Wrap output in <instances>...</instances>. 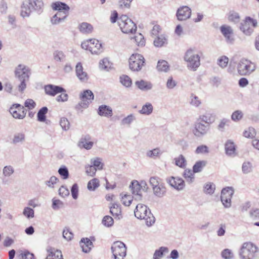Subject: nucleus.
<instances>
[{
    "mask_svg": "<svg viewBox=\"0 0 259 259\" xmlns=\"http://www.w3.org/2000/svg\"><path fill=\"white\" fill-rule=\"evenodd\" d=\"M31 73L30 69L24 64H19L15 70V77L20 83L17 85L19 92L23 93L26 88Z\"/></svg>",
    "mask_w": 259,
    "mask_h": 259,
    "instance_id": "obj_1",
    "label": "nucleus"
},
{
    "mask_svg": "<svg viewBox=\"0 0 259 259\" xmlns=\"http://www.w3.org/2000/svg\"><path fill=\"white\" fill-rule=\"evenodd\" d=\"M43 7L42 0H25L21 6V15L23 18L28 17L33 11L40 13Z\"/></svg>",
    "mask_w": 259,
    "mask_h": 259,
    "instance_id": "obj_2",
    "label": "nucleus"
},
{
    "mask_svg": "<svg viewBox=\"0 0 259 259\" xmlns=\"http://www.w3.org/2000/svg\"><path fill=\"white\" fill-rule=\"evenodd\" d=\"M134 213L137 219L144 220L147 226H151L155 223L154 217L150 209L144 204H137Z\"/></svg>",
    "mask_w": 259,
    "mask_h": 259,
    "instance_id": "obj_3",
    "label": "nucleus"
},
{
    "mask_svg": "<svg viewBox=\"0 0 259 259\" xmlns=\"http://www.w3.org/2000/svg\"><path fill=\"white\" fill-rule=\"evenodd\" d=\"M258 251V247L252 242H244L239 251V258L240 259H255Z\"/></svg>",
    "mask_w": 259,
    "mask_h": 259,
    "instance_id": "obj_4",
    "label": "nucleus"
},
{
    "mask_svg": "<svg viewBox=\"0 0 259 259\" xmlns=\"http://www.w3.org/2000/svg\"><path fill=\"white\" fill-rule=\"evenodd\" d=\"M200 58L196 51L192 49H188L185 53L184 59L187 63V68L196 71L200 65Z\"/></svg>",
    "mask_w": 259,
    "mask_h": 259,
    "instance_id": "obj_5",
    "label": "nucleus"
},
{
    "mask_svg": "<svg viewBox=\"0 0 259 259\" xmlns=\"http://www.w3.org/2000/svg\"><path fill=\"white\" fill-rule=\"evenodd\" d=\"M118 24L124 33H133L137 30L136 24L125 15H122L118 18Z\"/></svg>",
    "mask_w": 259,
    "mask_h": 259,
    "instance_id": "obj_6",
    "label": "nucleus"
},
{
    "mask_svg": "<svg viewBox=\"0 0 259 259\" xmlns=\"http://www.w3.org/2000/svg\"><path fill=\"white\" fill-rule=\"evenodd\" d=\"M237 71L241 75H247L251 73L255 69V66L251 61L242 59L237 65Z\"/></svg>",
    "mask_w": 259,
    "mask_h": 259,
    "instance_id": "obj_7",
    "label": "nucleus"
},
{
    "mask_svg": "<svg viewBox=\"0 0 259 259\" xmlns=\"http://www.w3.org/2000/svg\"><path fill=\"white\" fill-rule=\"evenodd\" d=\"M83 49L89 50L93 54H98L102 52L101 44L96 39H91L84 41L81 43Z\"/></svg>",
    "mask_w": 259,
    "mask_h": 259,
    "instance_id": "obj_8",
    "label": "nucleus"
},
{
    "mask_svg": "<svg viewBox=\"0 0 259 259\" xmlns=\"http://www.w3.org/2000/svg\"><path fill=\"white\" fill-rule=\"evenodd\" d=\"M145 64L144 57L139 54H133L129 59V67L133 71H139Z\"/></svg>",
    "mask_w": 259,
    "mask_h": 259,
    "instance_id": "obj_9",
    "label": "nucleus"
},
{
    "mask_svg": "<svg viewBox=\"0 0 259 259\" xmlns=\"http://www.w3.org/2000/svg\"><path fill=\"white\" fill-rule=\"evenodd\" d=\"M111 250L114 259H123L126 254L125 245L121 241L114 242L111 246Z\"/></svg>",
    "mask_w": 259,
    "mask_h": 259,
    "instance_id": "obj_10",
    "label": "nucleus"
},
{
    "mask_svg": "<svg viewBox=\"0 0 259 259\" xmlns=\"http://www.w3.org/2000/svg\"><path fill=\"white\" fill-rule=\"evenodd\" d=\"M257 26V21L250 17H246L241 23L240 28L246 35H250L253 31L254 28Z\"/></svg>",
    "mask_w": 259,
    "mask_h": 259,
    "instance_id": "obj_11",
    "label": "nucleus"
},
{
    "mask_svg": "<svg viewBox=\"0 0 259 259\" xmlns=\"http://www.w3.org/2000/svg\"><path fill=\"white\" fill-rule=\"evenodd\" d=\"M234 192V189L231 187H227L222 189L221 200L225 208H230L231 206V199Z\"/></svg>",
    "mask_w": 259,
    "mask_h": 259,
    "instance_id": "obj_12",
    "label": "nucleus"
},
{
    "mask_svg": "<svg viewBox=\"0 0 259 259\" xmlns=\"http://www.w3.org/2000/svg\"><path fill=\"white\" fill-rule=\"evenodd\" d=\"M94 94L91 90H87L84 91L80 95L81 102L79 103V105L82 108H88L89 104L94 100Z\"/></svg>",
    "mask_w": 259,
    "mask_h": 259,
    "instance_id": "obj_13",
    "label": "nucleus"
},
{
    "mask_svg": "<svg viewBox=\"0 0 259 259\" xmlns=\"http://www.w3.org/2000/svg\"><path fill=\"white\" fill-rule=\"evenodd\" d=\"M10 112L15 118L18 119H23L26 114L25 108L19 104L13 105L10 109Z\"/></svg>",
    "mask_w": 259,
    "mask_h": 259,
    "instance_id": "obj_14",
    "label": "nucleus"
},
{
    "mask_svg": "<svg viewBox=\"0 0 259 259\" xmlns=\"http://www.w3.org/2000/svg\"><path fill=\"white\" fill-rule=\"evenodd\" d=\"M210 126L208 124H205L204 123L197 121L195 123L193 133L196 137H200L206 134Z\"/></svg>",
    "mask_w": 259,
    "mask_h": 259,
    "instance_id": "obj_15",
    "label": "nucleus"
},
{
    "mask_svg": "<svg viewBox=\"0 0 259 259\" xmlns=\"http://www.w3.org/2000/svg\"><path fill=\"white\" fill-rule=\"evenodd\" d=\"M222 34L225 38V40L228 44H233L234 41L233 30L231 27L224 25L220 27Z\"/></svg>",
    "mask_w": 259,
    "mask_h": 259,
    "instance_id": "obj_16",
    "label": "nucleus"
},
{
    "mask_svg": "<svg viewBox=\"0 0 259 259\" xmlns=\"http://www.w3.org/2000/svg\"><path fill=\"white\" fill-rule=\"evenodd\" d=\"M142 185L143 186L147 185L145 181H142L141 184H139L137 181H133L130 185V188H131L133 194L137 197L136 199H141L142 198Z\"/></svg>",
    "mask_w": 259,
    "mask_h": 259,
    "instance_id": "obj_17",
    "label": "nucleus"
},
{
    "mask_svg": "<svg viewBox=\"0 0 259 259\" xmlns=\"http://www.w3.org/2000/svg\"><path fill=\"white\" fill-rule=\"evenodd\" d=\"M191 14V9L187 6H183L178 10L177 17L179 20L183 21L189 18Z\"/></svg>",
    "mask_w": 259,
    "mask_h": 259,
    "instance_id": "obj_18",
    "label": "nucleus"
},
{
    "mask_svg": "<svg viewBox=\"0 0 259 259\" xmlns=\"http://www.w3.org/2000/svg\"><path fill=\"white\" fill-rule=\"evenodd\" d=\"M168 183L175 189L178 190H182L185 187V184L182 178L171 177L167 179Z\"/></svg>",
    "mask_w": 259,
    "mask_h": 259,
    "instance_id": "obj_19",
    "label": "nucleus"
},
{
    "mask_svg": "<svg viewBox=\"0 0 259 259\" xmlns=\"http://www.w3.org/2000/svg\"><path fill=\"white\" fill-rule=\"evenodd\" d=\"M45 91L46 94L54 96L58 93L65 92V90L61 87L53 84H48L45 86Z\"/></svg>",
    "mask_w": 259,
    "mask_h": 259,
    "instance_id": "obj_20",
    "label": "nucleus"
},
{
    "mask_svg": "<svg viewBox=\"0 0 259 259\" xmlns=\"http://www.w3.org/2000/svg\"><path fill=\"white\" fill-rule=\"evenodd\" d=\"M93 142L91 141V137L88 135H84L80 138L78 145L81 148H84L87 150L91 149L93 146Z\"/></svg>",
    "mask_w": 259,
    "mask_h": 259,
    "instance_id": "obj_21",
    "label": "nucleus"
},
{
    "mask_svg": "<svg viewBox=\"0 0 259 259\" xmlns=\"http://www.w3.org/2000/svg\"><path fill=\"white\" fill-rule=\"evenodd\" d=\"M76 75L81 82H87L89 79L87 73L83 71L81 63H78L75 68Z\"/></svg>",
    "mask_w": 259,
    "mask_h": 259,
    "instance_id": "obj_22",
    "label": "nucleus"
},
{
    "mask_svg": "<svg viewBox=\"0 0 259 259\" xmlns=\"http://www.w3.org/2000/svg\"><path fill=\"white\" fill-rule=\"evenodd\" d=\"M110 212L114 218L118 220L122 218L121 206L117 203H112L110 207Z\"/></svg>",
    "mask_w": 259,
    "mask_h": 259,
    "instance_id": "obj_23",
    "label": "nucleus"
},
{
    "mask_svg": "<svg viewBox=\"0 0 259 259\" xmlns=\"http://www.w3.org/2000/svg\"><path fill=\"white\" fill-rule=\"evenodd\" d=\"M79 244L82 251L85 253L89 252L93 247V242L88 238H82L80 241Z\"/></svg>",
    "mask_w": 259,
    "mask_h": 259,
    "instance_id": "obj_24",
    "label": "nucleus"
},
{
    "mask_svg": "<svg viewBox=\"0 0 259 259\" xmlns=\"http://www.w3.org/2000/svg\"><path fill=\"white\" fill-rule=\"evenodd\" d=\"M47 250L49 254L46 259H64L61 250L52 247H50Z\"/></svg>",
    "mask_w": 259,
    "mask_h": 259,
    "instance_id": "obj_25",
    "label": "nucleus"
},
{
    "mask_svg": "<svg viewBox=\"0 0 259 259\" xmlns=\"http://www.w3.org/2000/svg\"><path fill=\"white\" fill-rule=\"evenodd\" d=\"M98 113L102 116L111 117L113 114L112 109L108 106L102 105L99 106Z\"/></svg>",
    "mask_w": 259,
    "mask_h": 259,
    "instance_id": "obj_26",
    "label": "nucleus"
},
{
    "mask_svg": "<svg viewBox=\"0 0 259 259\" xmlns=\"http://www.w3.org/2000/svg\"><path fill=\"white\" fill-rule=\"evenodd\" d=\"M135 84L139 89L142 91H148L152 89L153 87L152 84L150 81L142 79L136 81Z\"/></svg>",
    "mask_w": 259,
    "mask_h": 259,
    "instance_id": "obj_27",
    "label": "nucleus"
},
{
    "mask_svg": "<svg viewBox=\"0 0 259 259\" xmlns=\"http://www.w3.org/2000/svg\"><path fill=\"white\" fill-rule=\"evenodd\" d=\"M154 194L158 197H162L166 193V189L163 183L159 185L153 189Z\"/></svg>",
    "mask_w": 259,
    "mask_h": 259,
    "instance_id": "obj_28",
    "label": "nucleus"
},
{
    "mask_svg": "<svg viewBox=\"0 0 259 259\" xmlns=\"http://www.w3.org/2000/svg\"><path fill=\"white\" fill-rule=\"evenodd\" d=\"M235 146L231 140H228L225 144V151L227 155L234 156L235 153Z\"/></svg>",
    "mask_w": 259,
    "mask_h": 259,
    "instance_id": "obj_29",
    "label": "nucleus"
},
{
    "mask_svg": "<svg viewBox=\"0 0 259 259\" xmlns=\"http://www.w3.org/2000/svg\"><path fill=\"white\" fill-rule=\"evenodd\" d=\"M78 29L80 32L84 34L91 33L93 30V26L87 22H83L79 24Z\"/></svg>",
    "mask_w": 259,
    "mask_h": 259,
    "instance_id": "obj_30",
    "label": "nucleus"
},
{
    "mask_svg": "<svg viewBox=\"0 0 259 259\" xmlns=\"http://www.w3.org/2000/svg\"><path fill=\"white\" fill-rule=\"evenodd\" d=\"M194 174L195 172L193 170H191L190 169H186L183 172V176L187 182L191 183L194 181L195 179Z\"/></svg>",
    "mask_w": 259,
    "mask_h": 259,
    "instance_id": "obj_31",
    "label": "nucleus"
},
{
    "mask_svg": "<svg viewBox=\"0 0 259 259\" xmlns=\"http://www.w3.org/2000/svg\"><path fill=\"white\" fill-rule=\"evenodd\" d=\"M207 162L205 160L197 161L193 166V170L195 173L201 172L206 166Z\"/></svg>",
    "mask_w": 259,
    "mask_h": 259,
    "instance_id": "obj_32",
    "label": "nucleus"
},
{
    "mask_svg": "<svg viewBox=\"0 0 259 259\" xmlns=\"http://www.w3.org/2000/svg\"><path fill=\"white\" fill-rule=\"evenodd\" d=\"M153 109L152 105L150 103H146L143 106L141 110L139 111V113L142 114L149 115L152 112Z\"/></svg>",
    "mask_w": 259,
    "mask_h": 259,
    "instance_id": "obj_33",
    "label": "nucleus"
},
{
    "mask_svg": "<svg viewBox=\"0 0 259 259\" xmlns=\"http://www.w3.org/2000/svg\"><path fill=\"white\" fill-rule=\"evenodd\" d=\"M166 44L167 39L163 35L157 36L154 40V45L157 47H161Z\"/></svg>",
    "mask_w": 259,
    "mask_h": 259,
    "instance_id": "obj_34",
    "label": "nucleus"
},
{
    "mask_svg": "<svg viewBox=\"0 0 259 259\" xmlns=\"http://www.w3.org/2000/svg\"><path fill=\"white\" fill-rule=\"evenodd\" d=\"M52 8L58 11L69 10V7L66 4L59 2L53 3Z\"/></svg>",
    "mask_w": 259,
    "mask_h": 259,
    "instance_id": "obj_35",
    "label": "nucleus"
},
{
    "mask_svg": "<svg viewBox=\"0 0 259 259\" xmlns=\"http://www.w3.org/2000/svg\"><path fill=\"white\" fill-rule=\"evenodd\" d=\"M66 56L64 53L59 50H56L53 53V58L57 62H63L65 60Z\"/></svg>",
    "mask_w": 259,
    "mask_h": 259,
    "instance_id": "obj_36",
    "label": "nucleus"
},
{
    "mask_svg": "<svg viewBox=\"0 0 259 259\" xmlns=\"http://www.w3.org/2000/svg\"><path fill=\"white\" fill-rule=\"evenodd\" d=\"M48 109L47 107L41 108L37 113V120L40 122H44L46 119V114L47 113Z\"/></svg>",
    "mask_w": 259,
    "mask_h": 259,
    "instance_id": "obj_37",
    "label": "nucleus"
},
{
    "mask_svg": "<svg viewBox=\"0 0 259 259\" xmlns=\"http://www.w3.org/2000/svg\"><path fill=\"white\" fill-rule=\"evenodd\" d=\"M100 186L99 181L98 179L94 178L90 180L88 183V189L90 191H94Z\"/></svg>",
    "mask_w": 259,
    "mask_h": 259,
    "instance_id": "obj_38",
    "label": "nucleus"
},
{
    "mask_svg": "<svg viewBox=\"0 0 259 259\" xmlns=\"http://www.w3.org/2000/svg\"><path fill=\"white\" fill-rule=\"evenodd\" d=\"M197 121H200L201 123L204 122L205 124H208L209 126H210V124L213 122L211 120V116L209 114L200 115Z\"/></svg>",
    "mask_w": 259,
    "mask_h": 259,
    "instance_id": "obj_39",
    "label": "nucleus"
},
{
    "mask_svg": "<svg viewBox=\"0 0 259 259\" xmlns=\"http://www.w3.org/2000/svg\"><path fill=\"white\" fill-rule=\"evenodd\" d=\"M168 249L165 247H161L158 250H156L153 254V259H160L165 252H168Z\"/></svg>",
    "mask_w": 259,
    "mask_h": 259,
    "instance_id": "obj_40",
    "label": "nucleus"
},
{
    "mask_svg": "<svg viewBox=\"0 0 259 259\" xmlns=\"http://www.w3.org/2000/svg\"><path fill=\"white\" fill-rule=\"evenodd\" d=\"M176 165L181 168H184L186 165V160L183 155H180L178 157L175 158Z\"/></svg>",
    "mask_w": 259,
    "mask_h": 259,
    "instance_id": "obj_41",
    "label": "nucleus"
},
{
    "mask_svg": "<svg viewBox=\"0 0 259 259\" xmlns=\"http://www.w3.org/2000/svg\"><path fill=\"white\" fill-rule=\"evenodd\" d=\"M157 68L159 71L167 72L169 70V65L166 61L161 60L158 62Z\"/></svg>",
    "mask_w": 259,
    "mask_h": 259,
    "instance_id": "obj_42",
    "label": "nucleus"
},
{
    "mask_svg": "<svg viewBox=\"0 0 259 259\" xmlns=\"http://www.w3.org/2000/svg\"><path fill=\"white\" fill-rule=\"evenodd\" d=\"M231 121L229 119L223 118L221 120L218 126V129L221 132H224L226 126H229Z\"/></svg>",
    "mask_w": 259,
    "mask_h": 259,
    "instance_id": "obj_43",
    "label": "nucleus"
},
{
    "mask_svg": "<svg viewBox=\"0 0 259 259\" xmlns=\"http://www.w3.org/2000/svg\"><path fill=\"white\" fill-rule=\"evenodd\" d=\"M99 68L101 70H108L111 68V64L107 58H104L100 61Z\"/></svg>",
    "mask_w": 259,
    "mask_h": 259,
    "instance_id": "obj_44",
    "label": "nucleus"
},
{
    "mask_svg": "<svg viewBox=\"0 0 259 259\" xmlns=\"http://www.w3.org/2000/svg\"><path fill=\"white\" fill-rule=\"evenodd\" d=\"M229 62V59L226 56H222L218 59V65L222 68L227 66Z\"/></svg>",
    "mask_w": 259,
    "mask_h": 259,
    "instance_id": "obj_45",
    "label": "nucleus"
},
{
    "mask_svg": "<svg viewBox=\"0 0 259 259\" xmlns=\"http://www.w3.org/2000/svg\"><path fill=\"white\" fill-rule=\"evenodd\" d=\"M256 135L255 130L252 127H249L243 132V136L248 138H253Z\"/></svg>",
    "mask_w": 259,
    "mask_h": 259,
    "instance_id": "obj_46",
    "label": "nucleus"
},
{
    "mask_svg": "<svg viewBox=\"0 0 259 259\" xmlns=\"http://www.w3.org/2000/svg\"><path fill=\"white\" fill-rule=\"evenodd\" d=\"M160 153V150L159 148H155L152 150H149L146 153L147 156L152 158H156L158 157Z\"/></svg>",
    "mask_w": 259,
    "mask_h": 259,
    "instance_id": "obj_47",
    "label": "nucleus"
},
{
    "mask_svg": "<svg viewBox=\"0 0 259 259\" xmlns=\"http://www.w3.org/2000/svg\"><path fill=\"white\" fill-rule=\"evenodd\" d=\"M134 40L136 44L139 47H142L145 45V40L143 35L141 33L137 34L134 37Z\"/></svg>",
    "mask_w": 259,
    "mask_h": 259,
    "instance_id": "obj_48",
    "label": "nucleus"
},
{
    "mask_svg": "<svg viewBox=\"0 0 259 259\" xmlns=\"http://www.w3.org/2000/svg\"><path fill=\"white\" fill-rule=\"evenodd\" d=\"M215 188V185L213 183H207L204 187V191L207 194L211 195L214 193Z\"/></svg>",
    "mask_w": 259,
    "mask_h": 259,
    "instance_id": "obj_49",
    "label": "nucleus"
},
{
    "mask_svg": "<svg viewBox=\"0 0 259 259\" xmlns=\"http://www.w3.org/2000/svg\"><path fill=\"white\" fill-rule=\"evenodd\" d=\"M149 183L153 189L163 182L159 178L157 177H152L150 178Z\"/></svg>",
    "mask_w": 259,
    "mask_h": 259,
    "instance_id": "obj_50",
    "label": "nucleus"
},
{
    "mask_svg": "<svg viewBox=\"0 0 259 259\" xmlns=\"http://www.w3.org/2000/svg\"><path fill=\"white\" fill-rule=\"evenodd\" d=\"M243 116V114L241 110H236L234 111L232 115L231 119L233 121L237 122L240 120Z\"/></svg>",
    "mask_w": 259,
    "mask_h": 259,
    "instance_id": "obj_51",
    "label": "nucleus"
},
{
    "mask_svg": "<svg viewBox=\"0 0 259 259\" xmlns=\"http://www.w3.org/2000/svg\"><path fill=\"white\" fill-rule=\"evenodd\" d=\"M23 214L27 219L33 218L34 217V211L32 208L26 207L23 209Z\"/></svg>",
    "mask_w": 259,
    "mask_h": 259,
    "instance_id": "obj_52",
    "label": "nucleus"
},
{
    "mask_svg": "<svg viewBox=\"0 0 259 259\" xmlns=\"http://www.w3.org/2000/svg\"><path fill=\"white\" fill-rule=\"evenodd\" d=\"M91 165L95 166L97 169L101 170L103 168V164L101 162V159L99 158H96L91 159Z\"/></svg>",
    "mask_w": 259,
    "mask_h": 259,
    "instance_id": "obj_53",
    "label": "nucleus"
},
{
    "mask_svg": "<svg viewBox=\"0 0 259 259\" xmlns=\"http://www.w3.org/2000/svg\"><path fill=\"white\" fill-rule=\"evenodd\" d=\"M121 202L125 206H130L133 201V198L130 195L124 194L121 196Z\"/></svg>",
    "mask_w": 259,
    "mask_h": 259,
    "instance_id": "obj_54",
    "label": "nucleus"
},
{
    "mask_svg": "<svg viewBox=\"0 0 259 259\" xmlns=\"http://www.w3.org/2000/svg\"><path fill=\"white\" fill-rule=\"evenodd\" d=\"M102 223L105 226L110 227L113 225L114 221L111 217L106 215L102 220Z\"/></svg>",
    "mask_w": 259,
    "mask_h": 259,
    "instance_id": "obj_55",
    "label": "nucleus"
},
{
    "mask_svg": "<svg viewBox=\"0 0 259 259\" xmlns=\"http://www.w3.org/2000/svg\"><path fill=\"white\" fill-rule=\"evenodd\" d=\"M228 19L230 21L237 23L239 21L240 17L238 13L234 12H231L229 14Z\"/></svg>",
    "mask_w": 259,
    "mask_h": 259,
    "instance_id": "obj_56",
    "label": "nucleus"
},
{
    "mask_svg": "<svg viewBox=\"0 0 259 259\" xmlns=\"http://www.w3.org/2000/svg\"><path fill=\"white\" fill-rule=\"evenodd\" d=\"M60 124L62 129L64 131H68L70 128V123L68 120L65 117H62L60 120Z\"/></svg>",
    "mask_w": 259,
    "mask_h": 259,
    "instance_id": "obj_57",
    "label": "nucleus"
},
{
    "mask_svg": "<svg viewBox=\"0 0 259 259\" xmlns=\"http://www.w3.org/2000/svg\"><path fill=\"white\" fill-rule=\"evenodd\" d=\"M121 83L126 87H129L132 84L131 79L127 75H122L120 77Z\"/></svg>",
    "mask_w": 259,
    "mask_h": 259,
    "instance_id": "obj_58",
    "label": "nucleus"
},
{
    "mask_svg": "<svg viewBox=\"0 0 259 259\" xmlns=\"http://www.w3.org/2000/svg\"><path fill=\"white\" fill-rule=\"evenodd\" d=\"M195 152L197 154L208 153L209 152L208 148L206 145H202L197 147Z\"/></svg>",
    "mask_w": 259,
    "mask_h": 259,
    "instance_id": "obj_59",
    "label": "nucleus"
},
{
    "mask_svg": "<svg viewBox=\"0 0 259 259\" xmlns=\"http://www.w3.org/2000/svg\"><path fill=\"white\" fill-rule=\"evenodd\" d=\"M25 140V135L23 133H17L14 136L13 142L14 144H17L19 142H22Z\"/></svg>",
    "mask_w": 259,
    "mask_h": 259,
    "instance_id": "obj_60",
    "label": "nucleus"
},
{
    "mask_svg": "<svg viewBox=\"0 0 259 259\" xmlns=\"http://www.w3.org/2000/svg\"><path fill=\"white\" fill-rule=\"evenodd\" d=\"M136 120V117L133 114H131L128 115L126 117L124 118L122 121L121 123L122 124H130L132 122H133L134 120Z\"/></svg>",
    "mask_w": 259,
    "mask_h": 259,
    "instance_id": "obj_61",
    "label": "nucleus"
},
{
    "mask_svg": "<svg viewBox=\"0 0 259 259\" xmlns=\"http://www.w3.org/2000/svg\"><path fill=\"white\" fill-rule=\"evenodd\" d=\"M242 170L244 174H248L252 170V164L249 162H244L242 166Z\"/></svg>",
    "mask_w": 259,
    "mask_h": 259,
    "instance_id": "obj_62",
    "label": "nucleus"
},
{
    "mask_svg": "<svg viewBox=\"0 0 259 259\" xmlns=\"http://www.w3.org/2000/svg\"><path fill=\"white\" fill-rule=\"evenodd\" d=\"M14 172L13 167L11 165L6 166L3 168V175L5 177H10Z\"/></svg>",
    "mask_w": 259,
    "mask_h": 259,
    "instance_id": "obj_63",
    "label": "nucleus"
},
{
    "mask_svg": "<svg viewBox=\"0 0 259 259\" xmlns=\"http://www.w3.org/2000/svg\"><path fill=\"white\" fill-rule=\"evenodd\" d=\"M19 256L20 259H34L33 254L28 251L22 252Z\"/></svg>",
    "mask_w": 259,
    "mask_h": 259,
    "instance_id": "obj_64",
    "label": "nucleus"
}]
</instances>
